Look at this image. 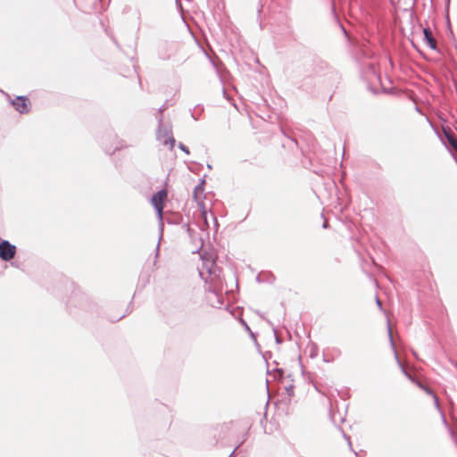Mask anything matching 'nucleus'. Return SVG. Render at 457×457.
I'll list each match as a JSON object with an SVG mask.
<instances>
[{
  "label": "nucleus",
  "mask_w": 457,
  "mask_h": 457,
  "mask_svg": "<svg viewBox=\"0 0 457 457\" xmlns=\"http://www.w3.org/2000/svg\"><path fill=\"white\" fill-rule=\"evenodd\" d=\"M387 333H388V338H389V343H390V345H391V348L393 350V353H394V355H395V361L399 366V368L401 369L402 372L404 374V376L409 378L412 383L416 384L420 389H422L427 395H430L431 397L433 396V395H436L428 386H425L424 384H422L420 381H418L416 380L405 369V367L403 365V363L401 362L399 357H398V353H397V351L395 349V343H394V339H393V336H392V329H391V327H390V324L388 323V326H387Z\"/></svg>",
  "instance_id": "1"
},
{
  "label": "nucleus",
  "mask_w": 457,
  "mask_h": 457,
  "mask_svg": "<svg viewBox=\"0 0 457 457\" xmlns=\"http://www.w3.org/2000/svg\"><path fill=\"white\" fill-rule=\"evenodd\" d=\"M387 333H388V338H389V343H390V345H391V348L393 350V353H394V355H395V361L399 366V368L401 369L402 372L404 374V376L409 378L412 383L416 384L420 389H422L427 395H430L431 397L433 396V395H436L428 386H425L424 384H422L420 381H418L416 380L405 369V367L403 365V363L401 362L399 357H398V353H397V351L395 349V343H394V339H393V336H392V329H391V327H390V324L388 323V326H387Z\"/></svg>",
  "instance_id": "2"
},
{
  "label": "nucleus",
  "mask_w": 457,
  "mask_h": 457,
  "mask_svg": "<svg viewBox=\"0 0 457 457\" xmlns=\"http://www.w3.org/2000/svg\"><path fill=\"white\" fill-rule=\"evenodd\" d=\"M159 125L156 130V139L164 146H168L170 150H172L175 145V139L172 136L170 127L165 126L162 123V117L158 118Z\"/></svg>",
  "instance_id": "3"
},
{
  "label": "nucleus",
  "mask_w": 457,
  "mask_h": 457,
  "mask_svg": "<svg viewBox=\"0 0 457 457\" xmlns=\"http://www.w3.org/2000/svg\"><path fill=\"white\" fill-rule=\"evenodd\" d=\"M16 254V246L11 244L8 240H2L0 242V259L4 262H9L14 258Z\"/></svg>",
  "instance_id": "4"
},
{
  "label": "nucleus",
  "mask_w": 457,
  "mask_h": 457,
  "mask_svg": "<svg viewBox=\"0 0 457 457\" xmlns=\"http://www.w3.org/2000/svg\"><path fill=\"white\" fill-rule=\"evenodd\" d=\"M10 103L21 114L28 113L29 112V100L26 96H17L15 99L11 100Z\"/></svg>",
  "instance_id": "5"
},
{
  "label": "nucleus",
  "mask_w": 457,
  "mask_h": 457,
  "mask_svg": "<svg viewBox=\"0 0 457 457\" xmlns=\"http://www.w3.org/2000/svg\"><path fill=\"white\" fill-rule=\"evenodd\" d=\"M207 300L209 303L215 308H220L223 304V296L216 289L208 288Z\"/></svg>",
  "instance_id": "6"
},
{
  "label": "nucleus",
  "mask_w": 457,
  "mask_h": 457,
  "mask_svg": "<svg viewBox=\"0 0 457 457\" xmlns=\"http://www.w3.org/2000/svg\"><path fill=\"white\" fill-rule=\"evenodd\" d=\"M167 197V192L165 190H160L156 194H154L152 196V204L154 205V209L156 210L158 215L162 216V212L163 209L162 202Z\"/></svg>",
  "instance_id": "7"
},
{
  "label": "nucleus",
  "mask_w": 457,
  "mask_h": 457,
  "mask_svg": "<svg viewBox=\"0 0 457 457\" xmlns=\"http://www.w3.org/2000/svg\"><path fill=\"white\" fill-rule=\"evenodd\" d=\"M423 41L431 49H436V39L434 38L432 31L430 30L429 28L423 29Z\"/></svg>",
  "instance_id": "8"
},
{
  "label": "nucleus",
  "mask_w": 457,
  "mask_h": 457,
  "mask_svg": "<svg viewBox=\"0 0 457 457\" xmlns=\"http://www.w3.org/2000/svg\"><path fill=\"white\" fill-rule=\"evenodd\" d=\"M444 135L451 145V147L457 153V138L450 131L444 129Z\"/></svg>",
  "instance_id": "9"
},
{
  "label": "nucleus",
  "mask_w": 457,
  "mask_h": 457,
  "mask_svg": "<svg viewBox=\"0 0 457 457\" xmlns=\"http://www.w3.org/2000/svg\"><path fill=\"white\" fill-rule=\"evenodd\" d=\"M204 266L209 272V274L216 276V270L213 269L214 262L212 260H204Z\"/></svg>",
  "instance_id": "10"
},
{
  "label": "nucleus",
  "mask_w": 457,
  "mask_h": 457,
  "mask_svg": "<svg viewBox=\"0 0 457 457\" xmlns=\"http://www.w3.org/2000/svg\"><path fill=\"white\" fill-rule=\"evenodd\" d=\"M439 414H440L443 425L449 430V433H450L451 436L453 437L454 432L449 427L448 422H447L446 418H445V412L443 411H440Z\"/></svg>",
  "instance_id": "11"
},
{
  "label": "nucleus",
  "mask_w": 457,
  "mask_h": 457,
  "mask_svg": "<svg viewBox=\"0 0 457 457\" xmlns=\"http://www.w3.org/2000/svg\"><path fill=\"white\" fill-rule=\"evenodd\" d=\"M432 399H433L434 406L437 410V411L440 412V411H443L441 409V407H440L439 400H438L437 395H433Z\"/></svg>",
  "instance_id": "12"
},
{
  "label": "nucleus",
  "mask_w": 457,
  "mask_h": 457,
  "mask_svg": "<svg viewBox=\"0 0 457 457\" xmlns=\"http://www.w3.org/2000/svg\"><path fill=\"white\" fill-rule=\"evenodd\" d=\"M179 148L183 151L184 153H186L187 154H189V149L187 146H186L184 144L182 143H179L178 145Z\"/></svg>",
  "instance_id": "13"
},
{
  "label": "nucleus",
  "mask_w": 457,
  "mask_h": 457,
  "mask_svg": "<svg viewBox=\"0 0 457 457\" xmlns=\"http://www.w3.org/2000/svg\"><path fill=\"white\" fill-rule=\"evenodd\" d=\"M202 217L204 219V221L205 223V225L208 227V220H209V218H208V213L206 212V210H203L202 211Z\"/></svg>",
  "instance_id": "14"
},
{
  "label": "nucleus",
  "mask_w": 457,
  "mask_h": 457,
  "mask_svg": "<svg viewBox=\"0 0 457 457\" xmlns=\"http://www.w3.org/2000/svg\"><path fill=\"white\" fill-rule=\"evenodd\" d=\"M204 183V180H203L200 185H198V186H196L195 187V195H196L198 191L203 192V190H204V186H203Z\"/></svg>",
  "instance_id": "15"
},
{
  "label": "nucleus",
  "mask_w": 457,
  "mask_h": 457,
  "mask_svg": "<svg viewBox=\"0 0 457 457\" xmlns=\"http://www.w3.org/2000/svg\"><path fill=\"white\" fill-rule=\"evenodd\" d=\"M165 108H166V107H165V105H162V106L159 109V112H160V113H162V112L165 110ZM161 116L162 117V114H160L159 118H160Z\"/></svg>",
  "instance_id": "16"
},
{
  "label": "nucleus",
  "mask_w": 457,
  "mask_h": 457,
  "mask_svg": "<svg viewBox=\"0 0 457 457\" xmlns=\"http://www.w3.org/2000/svg\"><path fill=\"white\" fill-rule=\"evenodd\" d=\"M376 303H377L378 306L381 309L382 308L381 301L378 297L376 299Z\"/></svg>",
  "instance_id": "17"
},
{
  "label": "nucleus",
  "mask_w": 457,
  "mask_h": 457,
  "mask_svg": "<svg viewBox=\"0 0 457 457\" xmlns=\"http://www.w3.org/2000/svg\"><path fill=\"white\" fill-rule=\"evenodd\" d=\"M330 418H331V420L333 421V423L337 424V420H336L335 414H331Z\"/></svg>",
  "instance_id": "18"
},
{
  "label": "nucleus",
  "mask_w": 457,
  "mask_h": 457,
  "mask_svg": "<svg viewBox=\"0 0 457 457\" xmlns=\"http://www.w3.org/2000/svg\"><path fill=\"white\" fill-rule=\"evenodd\" d=\"M210 216H211V218L212 219V220H213L214 224H217V219H216V217H215V216H213V214H212V213H211V214H210Z\"/></svg>",
  "instance_id": "19"
},
{
  "label": "nucleus",
  "mask_w": 457,
  "mask_h": 457,
  "mask_svg": "<svg viewBox=\"0 0 457 457\" xmlns=\"http://www.w3.org/2000/svg\"><path fill=\"white\" fill-rule=\"evenodd\" d=\"M242 324L245 326V328L246 330L250 331V328H249L248 325L244 320H242Z\"/></svg>",
  "instance_id": "20"
},
{
  "label": "nucleus",
  "mask_w": 457,
  "mask_h": 457,
  "mask_svg": "<svg viewBox=\"0 0 457 457\" xmlns=\"http://www.w3.org/2000/svg\"><path fill=\"white\" fill-rule=\"evenodd\" d=\"M160 237H162V236ZM159 241H161V238H159ZM159 245H160V242H158V244L156 245V251H159ZM157 255H158V252H156V256Z\"/></svg>",
  "instance_id": "21"
},
{
  "label": "nucleus",
  "mask_w": 457,
  "mask_h": 457,
  "mask_svg": "<svg viewBox=\"0 0 457 457\" xmlns=\"http://www.w3.org/2000/svg\"><path fill=\"white\" fill-rule=\"evenodd\" d=\"M322 227H323L324 228H326L328 227V222H327V221H325V222L323 223Z\"/></svg>",
  "instance_id": "22"
},
{
  "label": "nucleus",
  "mask_w": 457,
  "mask_h": 457,
  "mask_svg": "<svg viewBox=\"0 0 457 457\" xmlns=\"http://www.w3.org/2000/svg\"><path fill=\"white\" fill-rule=\"evenodd\" d=\"M276 341H277V343H280V340L278 339V337H276Z\"/></svg>",
  "instance_id": "23"
},
{
  "label": "nucleus",
  "mask_w": 457,
  "mask_h": 457,
  "mask_svg": "<svg viewBox=\"0 0 457 457\" xmlns=\"http://www.w3.org/2000/svg\"><path fill=\"white\" fill-rule=\"evenodd\" d=\"M176 3H177L178 4H179V6H181V4H180V3H179V0H176Z\"/></svg>",
  "instance_id": "24"
},
{
  "label": "nucleus",
  "mask_w": 457,
  "mask_h": 457,
  "mask_svg": "<svg viewBox=\"0 0 457 457\" xmlns=\"http://www.w3.org/2000/svg\"><path fill=\"white\" fill-rule=\"evenodd\" d=\"M234 452H235V451H233V452L231 453V454H230L228 457H231V456L233 455Z\"/></svg>",
  "instance_id": "25"
},
{
  "label": "nucleus",
  "mask_w": 457,
  "mask_h": 457,
  "mask_svg": "<svg viewBox=\"0 0 457 457\" xmlns=\"http://www.w3.org/2000/svg\"><path fill=\"white\" fill-rule=\"evenodd\" d=\"M412 0H410V2H411Z\"/></svg>",
  "instance_id": "26"
}]
</instances>
